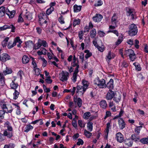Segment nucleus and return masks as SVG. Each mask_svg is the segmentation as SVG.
Listing matches in <instances>:
<instances>
[{"mask_svg":"<svg viewBox=\"0 0 148 148\" xmlns=\"http://www.w3.org/2000/svg\"><path fill=\"white\" fill-rule=\"evenodd\" d=\"M138 32V29L136 25L132 24L130 25L128 31L129 35L131 36H133L136 34Z\"/></svg>","mask_w":148,"mask_h":148,"instance_id":"1","label":"nucleus"},{"mask_svg":"<svg viewBox=\"0 0 148 148\" xmlns=\"http://www.w3.org/2000/svg\"><path fill=\"white\" fill-rule=\"evenodd\" d=\"M11 28L12 29L11 32H14L15 27L12 25H4L3 27H0V31L5 30L7 29Z\"/></svg>","mask_w":148,"mask_h":148,"instance_id":"2","label":"nucleus"},{"mask_svg":"<svg viewBox=\"0 0 148 148\" xmlns=\"http://www.w3.org/2000/svg\"><path fill=\"white\" fill-rule=\"evenodd\" d=\"M61 74L62 76L60 79V80L63 82L67 80V77L69 75V73L67 72L64 73L63 71H62Z\"/></svg>","mask_w":148,"mask_h":148,"instance_id":"3","label":"nucleus"},{"mask_svg":"<svg viewBox=\"0 0 148 148\" xmlns=\"http://www.w3.org/2000/svg\"><path fill=\"white\" fill-rule=\"evenodd\" d=\"M114 96V92L110 90L107 93L106 98L108 100H110L113 98Z\"/></svg>","mask_w":148,"mask_h":148,"instance_id":"4","label":"nucleus"},{"mask_svg":"<svg viewBox=\"0 0 148 148\" xmlns=\"http://www.w3.org/2000/svg\"><path fill=\"white\" fill-rule=\"evenodd\" d=\"M103 18V16L100 14H97L93 17L92 19L95 22H99L101 21Z\"/></svg>","mask_w":148,"mask_h":148,"instance_id":"5","label":"nucleus"},{"mask_svg":"<svg viewBox=\"0 0 148 148\" xmlns=\"http://www.w3.org/2000/svg\"><path fill=\"white\" fill-rule=\"evenodd\" d=\"M77 89V93L81 92L82 95H83L86 89L82 86L80 85H77L76 87Z\"/></svg>","mask_w":148,"mask_h":148,"instance_id":"6","label":"nucleus"},{"mask_svg":"<svg viewBox=\"0 0 148 148\" xmlns=\"http://www.w3.org/2000/svg\"><path fill=\"white\" fill-rule=\"evenodd\" d=\"M5 13L9 16L10 18H12L15 14V11L14 10H13L11 12L8 9H6L5 10Z\"/></svg>","mask_w":148,"mask_h":148,"instance_id":"7","label":"nucleus"},{"mask_svg":"<svg viewBox=\"0 0 148 148\" xmlns=\"http://www.w3.org/2000/svg\"><path fill=\"white\" fill-rule=\"evenodd\" d=\"M74 101L75 103H77L78 107L79 108L81 107L82 106V101L81 99L78 98V99L77 97H74Z\"/></svg>","mask_w":148,"mask_h":148,"instance_id":"8","label":"nucleus"},{"mask_svg":"<svg viewBox=\"0 0 148 148\" xmlns=\"http://www.w3.org/2000/svg\"><path fill=\"white\" fill-rule=\"evenodd\" d=\"M117 140L119 142L121 143L123 140V138L122 134L120 132H118L116 134Z\"/></svg>","mask_w":148,"mask_h":148,"instance_id":"9","label":"nucleus"},{"mask_svg":"<svg viewBox=\"0 0 148 148\" xmlns=\"http://www.w3.org/2000/svg\"><path fill=\"white\" fill-rule=\"evenodd\" d=\"M35 17V13L33 14L31 12H28L26 13V17L28 19V20H30Z\"/></svg>","mask_w":148,"mask_h":148,"instance_id":"10","label":"nucleus"},{"mask_svg":"<svg viewBox=\"0 0 148 148\" xmlns=\"http://www.w3.org/2000/svg\"><path fill=\"white\" fill-rule=\"evenodd\" d=\"M105 81L104 79H102L101 80H99V83L97 84L98 86L101 88L106 87V84H105Z\"/></svg>","mask_w":148,"mask_h":148,"instance_id":"11","label":"nucleus"},{"mask_svg":"<svg viewBox=\"0 0 148 148\" xmlns=\"http://www.w3.org/2000/svg\"><path fill=\"white\" fill-rule=\"evenodd\" d=\"M113 80L112 79H111L109 82L106 85L105 87H107L108 88L110 89H112L113 88Z\"/></svg>","mask_w":148,"mask_h":148,"instance_id":"12","label":"nucleus"},{"mask_svg":"<svg viewBox=\"0 0 148 148\" xmlns=\"http://www.w3.org/2000/svg\"><path fill=\"white\" fill-rule=\"evenodd\" d=\"M5 84L4 77L3 74L0 73V86H3Z\"/></svg>","mask_w":148,"mask_h":148,"instance_id":"13","label":"nucleus"},{"mask_svg":"<svg viewBox=\"0 0 148 148\" xmlns=\"http://www.w3.org/2000/svg\"><path fill=\"white\" fill-rule=\"evenodd\" d=\"M23 63L24 64L27 63L29 60V59L27 56L24 55L22 58Z\"/></svg>","mask_w":148,"mask_h":148,"instance_id":"14","label":"nucleus"},{"mask_svg":"<svg viewBox=\"0 0 148 148\" xmlns=\"http://www.w3.org/2000/svg\"><path fill=\"white\" fill-rule=\"evenodd\" d=\"M119 125L120 126L121 125V129H123L125 127V124L123 119H120L118 121Z\"/></svg>","mask_w":148,"mask_h":148,"instance_id":"15","label":"nucleus"},{"mask_svg":"<svg viewBox=\"0 0 148 148\" xmlns=\"http://www.w3.org/2000/svg\"><path fill=\"white\" fill-rule=\"evenodd\" d=\"M5 13V8L4 7L2 6L0 7V17L4 16Z\"/></svg>","mask_w":148,"mask_h":148,"instance_id":"16","label":"nucleus"},{"mask_svg":"<svg viewBox=\"0 0 148 148\" xmlns=\"http://www.w3.org/2000/svg\"><path fill=\"white\" fill-rule=\"evenodd\" d=\"M100 105L101 107L103 108H105L107 106V104L105 100H102L100 103Z\"/></svg>","mask_w":148,"mask_h":148,"instance_id":"17","label":"nucleus"},{"mask_svg":"<svg viewBox=\"0 0 148 148\" xmlns=\"http://www.w3.org/2000/svg\"><path fill=\"white\" fill-rule=\"evenodd\" d=\"M74 11L75 12H77L79 11L82 8V6L81 5L78 6L76 5L74 6Z\"/></svg>","mask_w":148,"mask_h":148,"instance_id":"18","label":"nucleus"},{"mask_svg":"<svg viewBox=\"0 0 148 148\" xmlns=\"http://www.w3.org/2000/svg\"><path fill=\"white\" fill-rule=\"evenodd\" d=\"M18 84L17 83L15 84L13 81H12L11 83L10 84V87L11 88L16 90L18 86Z\"/></svg>","mask_w":148,"mask_h":148,"instance_id":"19","label":"nucleus"},{"mask_svg":"<svg viewBox=\"0 0 148 148\" xmlns=\"http://www.w3.org/2000/svg\"><path fill=\"white\" fill-rule=\"evenodd\" d=\"M4 136H7L8 137L11 138L12 136L11 132H8L7 131H5L4 133Z\"/></svg>","mask_w":148,"mask_h":148,"instance_id":"20","label":"nucleus"},{"mask_svg":"<svg viewBox=\"0 0 148 148\" xmlns=\"http://www.w3.org/2000/svg\"><path fill=\"white\" fill-rule=\"evenodd\" d=\"M96 30L95 29H93L90 32V36L92 38H94L96 36Z\"/></svg>","mask_w":148,"mask_h":148,"instance_id":"21","label":"nucleus"},{"mask_svg":"<svg viewBox=\"0 0 148 148\" xmlns=\"http://www.w3.org/2000/svg\"><path fill=\"white\" fill-rule=\"evenodd\" d=\"M129 57L130 59L132 61H133L136 58L135 54L134 53V51L133 53H132L129 55Z\"/></svg>","mask_w":148,"mask_h":148,"instance_id":"22","label":"nucleus"},{"mask_svg":"<svg viewBox=\"0 0 148 148\" xmlns=\"http://www.w3.org/2000/svg\"><path fill=\"white\" fill-rule=\"evenodd\" d=\"M92 122H89L87 123V127L88 130L91 132L92 130Z\"/></svg>","mask_w":148,"mask_h":148,"instance_id":"23","label":"nucleus"},{"mask_svg":"<svg viewBox=\"0 0 148 148\" xmlns=\"http://www.w3.org/2000/svg\"><path fill=\"white\" fill-rule=\"evenodd\" d=\"M82 83L83 84L82 86L86 89L88 86V82L87 81L84 80H83Z\"/></svg>","mask_w":148,"mask_h":148,"instance_id":"24","label":"nucleus"},{"mask_svg":"<svg viewBox=\"0 0 148 148\" xmlns=\"http://www.w3.org/2000/svg\"><path fill=\"white\" fill-rule=\"evenodd\" d=\"M15 41L16 42H19V44L17 45V46L18 47H20L21 44L22 42L20 38L19 37H17L15 38Z\"/></svg>","mask_w":148,"mask_h":148,"instance_id":"25","label":"nucleus"},{"mask_svg":"<svg viewBox=\"0 0 148 148\" xmlns=\"http://www.w3.org/2000/svg\"><path fill=\"white\" fill-rule=\"evenodd\" d=\"M123 40V36H120L119 37V39L116 42V45H118L119 44H120L121 42Z\"/></svg>","mask_w":148,"mask_h":148,"instance_id":"26","label":"nucleus"},{"mask_svg":"<svg viewBox=\"0 0 148 148\" xmlns=\"http://www.w3.org/2000/svg\"><path fill=\"white\" fill-rule=\"evenodd\" d=\"M45 18H39V23L40 24H42L44 23H46L47 21L45 20Z\"/></svg>","mask_w":148,"mask_h":148,"instance_id":"27","label":"nucleus"},{"mask_svg":"<svg viewBox=\"0 0 148 148\" xmlns=\"http://www.w3.org/2000/svg\"><path fill=\"white\" fill-rule=\"evenodd\" d=\"M54 10L53 8L50 7L46 11V14L49 15Z\"/></svg>","mask_w":148,"mask_h":148,"instance_id":"28","label":"nucleus"},{"mask_svg":"<svg viewBox=\"0 0 148 148\" xmlns=\"http://www.w3.org/2000/svg\"><path fill=\"white\" fill-rule=\"evenodd\" d=\"M84 133L85 135L87 137L89 138L92 135V134L86 130H84Z\"/></svg>","mask_w":148,"mask_h":148,"instance_id":"29","label":"nucleus"},{"mask_svg":"<svg viewBox=\"0 0 148 148\" xmlns=\"http://www.w3.org/2000/svg\"><path fill=\"white\" fill-rule=\"evenodd\" d=\"M133 50L131 49H129L128 50H125L124 55H129L130 54L132 53H133Z\"/></svg>","mask_w":148,"mask_h":148,"instance_id":"30","label":"nucleus"},{"mask_svg":"<svg viewBox=\"0 0 148 148\" xmlns=\"http://www.w3.org/2000/svg\"><path fill=\"white\" fill-rule=\"evenodd\" d=\"M132 140H135L136 141L139 139L138 136L135 134L132 135Z\"/></svg>","mask_w":148,"mask_h":148,"instance_id":"31","label":"nucleus"},{"mask_svg":"<svg viewBox=\"0 0 148 148\" xmlns=\"http://www.w3.org/2000/svg\"><path fill=\"white\" fill-rule=\"evenodd\" d=\"M116 16V14H114L113 16L112 17V20H111L112 22V24H114L115 25H116V19L114 18V17H115Z\"/></svg>","mask_w":148,"mask_h":148,"instance_id":"32","label":"nucleus"},{"mask_svg":"<svg viewBox=\"0 0 148 148\" xmlns=\"http://www.w3.org/2000/svg\"><path fill=\"white\" fill-rule=\"evenodd\" d=\"M140 142L143 144L148 143V138H144L140 140Z\"/></svg>","mask_w":148,"mask_h":148,"instance_id":"33","label":"nucleus"},{"mask_svg":"<svg viewBox=\"0 0 148 148\" xmlns=\"http://www.w3.org/2000/svg\"><path fill=\"white\" fill-rule=\"evenodd\" d=\"M19 94V92L17 91L16 90H15V92L13 94V95L14 96V99H16L18 98V96Z\"/></svg>","mask_w":148,"mask_h":148,"instance_id":"34","label":"nucleus"},{"mask_svg":"<svg viewBox=\"0 0 148 148\" xmlns=\"http://www.w3.org/2000/svg\"><path fill=\"white\" fill-rule=\"evenodd\" d=\"M16 45V42L15 41V40H14V42L13 44H12L11 43H9L8 47L9 48H11L14 47Z\"/></svg>","mask_w":148,"mask_h":148,"instance_id":"35","label":"nucleus"},{"mask_svg":"<svg viewBox=\"0 0 148 148\" xmlns=\"http://www.w3.org/2000/svg\"><path fill=\"white\" fill-rule=\"evenodd\" d=\"M33 127L30 125H27L26 126V130L25 131V132H28L30 130L32 129Z\"/></svg>","mask_w":148,"mask_h":148,"instance_id":"36","label":"nucleus"},{"mask_svg":"<svg viewBox=\"0 0 148 148\" xmlns=\"http://www.w3.org/2000/svg\"><path fill=\"white\" fill-rule=\"evenodd\" d=\"M46 16H47L46 15L45 13V12H42L40 14L39 16V18H46Z\"/></svg>","mask_w":148,"mask_h":148,"instance_id":"37","label":"nucleus"},{"mask_svg":"<svg viewBox=\"0 0 148 148\" xmlns=\"http://www.w3.org/2000/svg\"><path fill=\"white\" fill-rule=\"evenodd\" d=\"M121 99V97L119 95H116V97H114V101H116L117 102H119L120 101Z\"/></svg>","mask_w":148,"mask_h":148,"instance_id":"38","label":"nucleus"},{"mask_svg":"<svg viewBox=\"0 0 148 148\" xmlns=\"http://www.w3.org/2000/svg\"><path fill=\"white\" fill-rule=\"evenodd\" d=\"M80 20L78 19L77 20H75L74 21L73 26L74 27H75L77 25H78L80 23Z\"/></svg>","mask_w":148,"mask_h":148,"instance_id":"39","label":"nucleus"},{"mask_svg":"<svg viewBox=\"0 0 148 148\" xmlns=\"http://www.w3.org/2000/svg\"><path fill=\"white\" fill-rule=\"evenodd\" d=\"M123 113V111L122 109H121V111L119 113V115L116 116H115L114 118L113 119H115L121 116Z\"/></svg>","mask_w":148,"mask_h":148,"instance_id":"40","label":"nucleus"},{"mask_svg":"<svg viewBox=\"0 0 148 148\" xmlns=\"http://www.w3.org/2000/svg\"><path fill=\"white\" fill-rule=\"evenodd\" d=\"M78 141L77 143V145H82L84 143L83 141L80 138L78 139Z\"/></svg>","mask_w":148,"mask_h":148,"instance_id":"41","label":"nucleus"},{"mask_svg":"<svg viewBox=\"0 0 148 148\" xmlns=\"http://www.w3.org/2000/svg\"><path fill=\"white\" fill-rule=\"evenodd\" d=\"M90 113L89 112H87L85 113L84 114V116L85 119H87L88 118V117L90 116Z\"/></svg>","mask_w":148,"mask_h":148,"instance_id":"42","label":"nucleus"},{"mask_svg":"<svg viewBox=\"0 0 148 148\" xmlns=\"http://www.w3.org/2000/svg\"><path fill=\"white\" fill-rule=\"evenodd\" d=\"M72 125L75 128H76L77 127V121L75 119H73Z\"/></svg>","mask_w":148,"mask_h":148,"instance_id":"43","label":"nucleus"},{"mask_svg":"<svg viewBox=\"0 0 148 148\" xmlns=\"http://www.w3.org/2000/svg\"><path fill=\"white\" fill-rule=\"evenodd\" d=\"M78 124L81 127H84V125L83 123L81 120H79L78 121Z\"/></svg>","mask_w":148,"mask_h":148,"instance_id":"44","label":"nucleus"},{"mask_svg":"<svg viewBox=\"0 0 148 148\" xmlns=\"http://www.w3.org/2000/svg\"><path fill=\"white\" fill-rule=\"evenodd\" d=\"M50 77L49 76L47 77V78L45 79V81H46V82L48 84H50L52 82V80L50 79Z\"/></svg>","mask_w":148,"mask_h":148,"instance_id":"45","label":"nucleus"},{"mask_svg":"<svg viewBox=\"0 0 148 148\" xmlns=\"http://www.w3.org/2000/svg\"><path fill=\"white\" fill-rule=\"evenodd\" d=\"M58 21L61 24H63L64 22L63 20V18H62V16H61L58 19Z\"/></svg>","mask_w":148,"mask_h":148,"instance_id":"46","label":"nucleus"},{"mask_svg":"<svg viewBox=\"0 0 148 148\" xmlns=\"http://www.w3.org/2000/svg\"><path fill=\"white\" fill-rule=\"evenodd\" d=\"M40 41L42 42V45L44 47H46L47 45V43L45 40H41L40 39H39V41Z\"/></svg>","mask_w":148,"mask_h":148,"instance_id":"47","label":"nucleus"},{"mask_svg":"<svg viewBox=\"0 0 148 148\" xmlns=\"http://www.w3.org/2000/svg\"><path fill=\"white\" fill-rule=\"evenodd\" d=\"M84 34V33L82 31H81L79 32L78 36L80 39H81L82 38V36Z\"/></svg>","mask_w":148,"mask_h":148,"instance_id":"48","label":"nucleus"},{"mask_svg":"<svg viewBox=\"0 0 148 148\" xmlns=\"http://www.w3.org/2000/svg\"><path fill=\"white\" fill-rule=\"evenodd\" d=\"M110 123H108L107 124L106 129V132L107 134H108L109 132V128L110 127Z\"/></svg>","mask_w":148,"mask_h":148,"instance_id":"49","label":"nucleus"},{"mask_svg":"<svg viewBox=\"0 0 148 148\" xmlns=\"http://www.w3.org/2000/svg\"><path fill=\"white\" fill-rule=\"evenodd\" d=\"M103 3L101 0H98L97 3L95 4V6H99L101 5Z\"/></svg>","mask_w":148,"mask_h":148,"instance_id":"50","label":"nucleus"},{"mask_svg":"<svg viewBox=\"0 0 148 148\" xmlns=\"http://www.w3.org/2000/svg\"><path fill=\"white\" fill-rule=\"evenodd\" d=\"M139 43V42L138 40H137V39L135 40V47L137 49L139 48V45H138Z\"/></svg>","mask_w":148,"mask_h":148,"instance_id":"51","label":"nucleus"},{"mask_svg":"<svg viewBox=\"0 0 148 148\" xmlns=\"http://www.w3.org/2000/svg\"><path fill=\"white\" fill-rule=\"evenodd\" d=\"M77 76V74L73 73V79H72V80L74 82H75L76 81Z\"/></svg>","mask_w":148,"mask_h":148,"instance_id":"52","label":"nucleus"},{"mask_svg":"<svg viewBox=\"0 0 148 148\" xmlns=\"http://www.w3.org/2000/svg\"><path fill=\"white\" fill-rule=\"evenodd\" d=\"M23 19L22 18V17L21 16V14H20V15H19L18 17V22H23Z\"/></svg>","mask_w":148,"mask_h":148,"instance_id":"53","label":"nucleus"},{"mask_svg":"<svg viewBox=\"0 0 148 148\" xmlns=\"http://www.w3.org/2000/svg\"><path fill=\"white\" fill-rule=\"evenodd\" d=\"M112 57L114 58V56H111V51H109L108 55L107 56V58L109 60H110L112 59Z\"/></svg>","mask_w":148,"mask_h":148,"instance_id":"54","label":"nucleus"},{"mask_svg":"<svg viewBox=\"0 0 148 148\" xmlns=\"http://www.w3.org/2000/svg\"><path fill=\"white\" fill-rule=\"evenodd\" d=\"M32 63L34 65V68H36L37 67V65L36 62L34 61V58H32Z\"/></svg>","mask_w":148,"mask_h":148,"instance_id":"55","label":"nucleus"},{"mask_svg":"<svg viewBox=\"0 0 148 148\" xmlns=\"http://www.w3.org/2000/svg\"><path fill=\"white\" fill-rule=\"evenodd\" d=\"M109 32H112L115 34L117 36H118V33L117 30H109L108 31Z\"/></svg>","mask_w":148,"mask_h":148,"instance_id":"56","label":"nucleus"},{"mask_svg":"<svg viewBox=\"0 0 148 148\" xmlns=\"http://www.w3.org/2000/svg\"><path fill=\"white\" fill-rule=\"evenodd\" d=\"M84 55L83 53H80V56L79 58L81 59L82 61L83 62L84 60Z\"/></svg>","mask_w":148,"mask_h":148,"instance_id":"57","label":"nucleus"},{"mask_svg":"<svg viewBox=\"0 0 148 148\" xmlns=\"http://www.w3.org/2000/svg\"><path fill=\"white\" fill-rule=\"evenodd\" d=\"M92 53H91L89 52V53H87L86 55L85 56V58L86 59H87L90 56H92Z\"/></svg>","mask_w":148,"mask_h":148,"instance_id":"58","label":"nucleus"},{"mask_svg":"<svg viewBox=\"0 0 148 148\" xmlns=\"http://www.w3.org/2000/svg\"><path fill=\"white\" fill-rule=\"evenodd\" d=\"M42 60L43 61V63L42 64V66H44V67H45L46 66L47 64V61L44 59L42 58Z\"/></svg>","mask_w":148,"mask_h":148,"instance_id":"59","label":"nucleus"},{"mask_svg":"<svg viewBox=\"0 0 148 148\" xmlns=\"http://www.w3.org/2000/svg\"><path fill=\"white\" fill-rule=\"evenodd\" d=\"M140 129L138 127H137L135 129V132L138 134L140 133Z\"/></svg>","mask_w":148,"mask_h":148,"instance_id":"60","label":"nucleus"},{"mask_svg":"<svg viewBox=\"0 0 148 148\" xmlns=\"http://www.w3.org/2000/svg\"><path fill=\"white\" fill-rule=\"evenodd\" d=\"M79 65H77V67H76V68L73 73H75V74L79 72L78 68H79Z\"/></svg>","mask_w":148,"mask_h":148,"instance_id":"61","label":"nucleus"},{"mask_svg":"<svg viewBox=\"0 0 148 148\" xmlns=\"http://www.w3.org/2000/svg\"><path fill=\"white\" fill-rule=\"evenodd\" d=\"M132 143L131 142L130 140H127L126 141V144L127 145L129 146H131L132 145Z\"/></svg>","mask_w":148,"mask_h":148,"instance_id":"62","label":"nucleus"},{"mask_svg":"<svg viewBox=\"0 0 148 148\" xmlns=\"http://www.w3.org/2000/svg\"><path fill=\"white\" fill-rule=\"evenodd\" d=\"M5 71L7 74H10L12 73V71L11 69L6 68Z\"/></svg>","mask_w":148,"mask_h":148,"instance_id":"63","label":"nucleus"},{"mask_svg":"<svg viewBox=\"0 0 148 148\" xmlns=\"http://www.w3.org/2000/svg\"><path fill=\"white\" fill-rule=\"evenodd\" d=\"M5 112V110H0V117L2 116Z\"/></svg>","mask_w":148,"mask_h":148,"instance_id":"64","label":"nucleus"}]
</instances>
